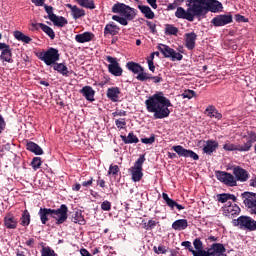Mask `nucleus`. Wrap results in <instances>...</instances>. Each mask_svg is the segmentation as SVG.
Here are the masks:
<instances>
[{"mask_svg":"<svg viewBox=\"0 0 256 256\" xmlns=\"http://www.w3.org/2000/svg\"><path fill=\"white\" fill-rule=\"evenodd\" d=\"M76 2L85 9H95V2L93 0H76Z\"/></svg>","mask_w":256,"mask_h":256,"instance_id":"43","label":"nucleus"},{"mask_svg":"<svg viewBox=\"0 0 256 256\" xmlns=\"http://www.w3.org/2000/svg\"><path fill=\"white\" fill-rule=\"evenodd\" d=\"M14 38L17 41H22V43H26V44H29L31 41H33L31 37L25 35L23 32L19 30L14 31Z\"/></svg>","mask_w":256,"mask_h":256,"instance_id":"39","label":"nucleus"},{"mask_svg":"<svg viewBox=\"0 0 256 256\" xmlns=\"http://www.w3.org/2000/svg\"><path fill=\"white\" fill-rule=\"evenodd\" d=\"M40 29H42V31L46 33L50 39H55V31H53V28L47 26L46 24H40Z\"/></svg>","mask_w":256,"mask_h":256,"instance_id":"45","label":"nucleus"},{"mask_svg":"<svg viewBox=\"0 0 256 256\" xmlns=\"http://www.w3.org/2000/svg\"><path fill=\"white\" fill-rule=\"evenodd\" d=\"M145 163V155H141L129 169L132 175V181L139 183L143 179V164Z\"/></svg>","mask_w":256,"mask_h":256,"instance_id":"9","label":"nucleus"},{"mask_svg":"<svg viewBox=\"0 0 256 256\" xmlns=\"http://www.w3.org/2000/svg\"><path fill=\"white\" fill-rule=\"evenodd\" d=\"M36 57L45 63L48 67L55 65L59 61L61 55L57 48L50 47L46 51L36 53Z\"/></svg>","mask_w":256,"mask_h":256,"instance_id":"4","label":"nucleus"},{"mask_svg":"<svg viewBox=\"0 0 256 256\" xmlns=\"http://www.w3.org/2000/svg\"><path fill=\"white\" fill-rule=\"evenodd\" d=\"M175 17L177 19H186V21L193 22L195 21V18L191 12V8L188 6L187 10L183 7H178L176 12H175Z\"/></svg>","mask_w":256,"mask_h":256,"instance_id":"17","label":"nucleus"},{"mask_svg":"<svg viewBox=\"0 0 256 256\" xmlns=\"http://www.w3.org/2000/svg\"><path fill=\"white\" fill-rule=\"evenodd\" d=\"M113 21H117V23H120V25H123L124 27H126V25H129V20L127 17H121V16H117V15H113L112 16Z\"/></svg>","mask_w":256,"mask_h":256,"instance_id":"46","label":"nucleus"},{"mask_svg":"<svg viewBox=\"0 0 256 256\" xmlns=\"http://www.w3.org/2000/svg\"><path fill=\"white\" fill-rule=\"evenodd\" d=\"M153 251L154 253H156L157 255H165V253H167V247L160 245V246H154L153 247Z\"/></svg>","mask_w":256,"mask_h":256,"instance_id":"50","label":"nucleus"},{"mask_svg":"<svg viewBox=\"0 0 256 256\" xmlns=\"http://www.w3.org/2000/svg\"><path fill=\"white\" fill-rule=\"evenodd\" d=\"M93 39H95V34H93V32H84L81 34H77L75 36V41L76 43H89L91 41H93Z\"/></svg>","mask_w":256,"mask_h":256,"instance_id":"25","label":"nucleus"},{"mask_svg":"<svg viewBox=\"0 0 256 256\" xmlns=\"http://www.w3.org/2000/svg\"><path fill=\"white\" fill-rule=\"evenodd\" d=\"M0 60L5 61L6 63H13V51L11 50V46L9 44H5L0 42Z\"/></svg>","mask_w":256,"mask_h":256,"instance_id":"15","label":"nucleus"},{"mask_svg":"<svg viewBox=\"0 0 256 256\" xmlns=\"http://www.w3.org/2000/svg\"><path fill=\"white\" fill-rule=\"evenodd\" d=\"M54 71H57V73H60V75H63V77H69V68L63 63H55L52 64Z\"/></svg>","mask_w":256,"mask_h":256,"instance_id":"34","label":"nucleus"},{"mask_svg":"<svg viewBox=\"0 0 256 256\" xmlns=\"http://www.w3.org/2000/svg\"><path fill=\"white\" fill-rule=\"evenodd\" d=\"M158 51H160V53H162V55L166 58V59H171V56L173 55V48L169 47L168 45L165 44H160L157 47Z\"/></svg>","mask_w":256,"mask_h":256,"instance_id":"37","label":"nucleus"},{"mask_svg":"<svg viewBox=\"0 0 256 256\" xmlns=\"http://www.w3.org/2000/svg\"><path fill=\"white\" fill-rule=\"evenodd\" d=\"M120 138L122 139V141L125 145L139 143V138L133 132H129L128 136L121 135Z\"/></svg>","mask_w":256,"mask_h":256,"instance_id":"35","label":"nucleus"},{"mask_svg":"<svg viewBox=\"0 0 256 256\" xmlns=\"http://www.w3.org/2000/svg\"><path fill=\"white\" fill-rule=\"evenodd\" d=\"M196 93L193 90H185L184 93L182 94L183 99H193L195 97Z\"/></svg>","mask_w":256,"mask_h":256,"instance_id":"57","label":"nucleus"},{"mask_svg":"<svg viewBox=\"0 0 256 256\" xmlns=\"http://www.w3.org/2000/svg\"><path fill=\"white\" fill-rule=\"evenodd\" d=\"M172 151H175L179 157H190V159H193L194 161H199V155L197 153H195L193 150L185 149L181 145L173 146Z\"/></svg>","mask_w":256,"mask_h":256,"instance_id":"13","label":"nucleus"},{"mask_svg":"<svg viewBox=\"0 0 256 256\" xmlns=\"http://www.w3.org/2000/svg\"><path fill=\"white\" fill-rule=\"evenodd\" d=\"M193 17H202L207 15V2L206 0H190L188 4Z\"/></svg>","mask_w":256,"mask_h":256,"instance_id":"8","label":"nucleus"},{"mask_svg":"<svg viewBox=\"0 0 256 256\" xmlns=\"http://www.w3.org/2000/svg\"><path fill=\"white\" fill-rule=\"evenodd\" d=\"M171 61H182L183 60V56L181 55V53L172 50V55L170 56Z\"/></svg>","mask_w":256,"mask_h":256,"instance_id":"54","label":"nucleus"},{"mask_svg":"<svg viewBox=\"0 0 256 256\" xmlns=\"http://www.w3.org/2000/svg\"><path fill=\"white\" fill-rule=\"evenodd\" d=\"M101 209H102V211H111V202H109L107 200L102 202Z\"/></svg>","mask_w":256,"mask_h":256,"instance_id":"60","label":"nucleus"},{"mask_svg":"<svg viewBox=\"0 0 256 256\" xmlns=\"http://www.w3.org/2000/svg\"><path fill=\"white\" fill-rule=\"evenodd\" d=\"M17 225H19V222L13 214L9 213L4 217V227L6 229H17Z\"/></svg>","mask_w":256,"mask_h":256,"instance_id":"28","label":"nucleus"},{"mask_svg":"<svg viewBox=\"0 0 256 256\" xmlns=\"http://www.w3.org/2000/svg\"><path fill=\"white\" fill-rule=\"evenodd\" d=\"M126 67L129 71L134 73V75H141L142 73H147L145 72V68H143V66H141V64L137 62H127Z\"/></svg>","mask_w":256,"mask_h":256,"instance_id":"27","label":"nucleus"},{"mask_svg":"<svg viewBox=\"0 0 256 256\" xmlns=\"http://www.w3.org/2000/svg\"><path fill=\"white\" fill-rule=\"evenodd\" d=\"M146 25L149 27L150 33H153L154 35L157 33V25L153 24L151 21H146Z\"/></svg>","mask_w":256,"mask_h":256,"instance_id":"59","label":"nucleus"},{"mask_svg":"<svg viewBox=\"0 0 256 256\" xmlns=\"http://www.w3.org/2000/svg\"><path fill=\"white\" fill-rule=\"evenodd\" d=\"M223 213L226 217H235V215H239V213H241V208L237 204L228 202L223 207Z\"/></svg>","mask_w":256,"mask_h":256,"instance_id":"18","label":"nucleus"},{"mask_svg":"<svg viewBox=\"0 0 256 256\" xmlns=\"http://www.w3.org/2000/svg\"><path fill=\"white\" fill-rule=\"evenodd\" d=\"M73 223H78V225H85L87 221H85V217L81 211H76L73 216Z\"/></svg>","mask_w":256,"mask_h":256,"instance_id":"42","label":"nucleus"},{"mask_svg":"<svg viewBox=\"0 0 256 256\" xmlns=\"http://www.w3.org/2000/svg\"><path fill=\"white\" fill-rule=\"evenodd\" d=\"M157 227V222L155 220H149L147 223H144V229L146 231H151Z\"/></svg>","mask_w":256,"mask_h":256,"instance_id":"51","label":"nucleus"},{"mask_svg":"<svg viewBox=\"0 0 256 256\" xmlns=\"http://www.w3.org/2000/svg\"><path fill=\"white\" fill-rule=\"evenodd\" d=\"M42 161L41 157H34L31 162V166L34 169V171H37V169H41Z\"/></svg>","mask_w":256,"mask_h":256,"instance_id":"49","label":"nucleus"},{"mask_svg":"<svg viewBox=\"0 0 256 256\" xmlns=\"http://www.w3.org/2000/svg\"><path fill=\"white\" fill-rule=\"evenodd\" d=\"M235 227H239L243 231H256V221L251 216H240L233 220Z\"/></svg>","mask_w":256,"mask_h":256,"instance_id":"5","label":"nucleus"},{"mask_svg":"<svg viewBox=\"0 0 256 256\" xmlns=\"http://www.w3.org/2000/svg\"><path fill=\"white\" fill-rule=\"evenodd\" d=\"M219 148V142L215 140H207L206 145L203 147L202 151L206 155H213L215 151Z\"/></svg>","mask_w":256,"mask_h":256,"instance_id":"21","label":"nucleus"},{"mask_svg":"<svg viewBox=\"0 0 256 256\" xmlns=\"http://www.w3.org/2000/svg\"><path fill=\"white\" fill-rule=\"evenodd\" d=\"M30 223L31 214L29 213V210H24L20 218V225H22V227H29Z\"/></svg>","mask_w":256,"mask_h":256,"instance_id":"40","label":"nucleus"},{"mask_svg":"<svg viewBox=\"0 0 256 256\" xmlns=\"http://www.w3.org/2000/svg\"><path fill=\"white\" fill-rule=\"evenodd\" d=\"M106 61L110 63L108 65V71L114 77H121L123 75V68H121V64L117 61V58L113 56H106Z\"/></svg>","mask_w":256,"mask_h":256,"instance_id":"11","label":"nucleus"},{"mask_svg":"<svg viewBox=\"0 0 256 256\" xmlns=\"http://www.w3.org/2000/svg\"><path fill=\"white\" fill-rule=\"evenodd\" d=\"M234 179L236 181H240V183H245V181L249 180V172L243 169L240 166H234L232 168Z\"/></svg>","mask_w":256,"mask_h":256,"instance_id":"16","label":"nucleus"},{"mask_svg":"<svg viewBox=\"0 0 256 256\" xmlns=\"http://www.w3.org/2000/svg\"><path fill=\"white\" fill-rule=\"evenodd\" d=\"M119 95H121V89L119 87H110L107 89L106 96L112 103H117L119 101Z\"/></svg>","mask_w":256,"mask_h":256,"instance_id":"29","label":"nucleus"},{"mask_svg":"<svg viewBox=\"0 0 256 256\" xmlns=\"http://www.w3.org/2000/svg\"><path fill=\"white\" fill-rule=\"evenodd\" d=\"M219 13V11H223V4L218 0H206V13Z\"/></svg>","mask_w":256,"mask_h":256,"instance_id":"19","label":"nucleus"},{"mask_svg":"<svg viewBox=\"0 0 256 256\" xmlns=\"http://www.w3.org/2000/svg\"><path fill=\"white\" fill-rule=\"evenodd\" d=\"M113 117H127V111L120 110L112 113Z\"/></svg>","mask_w":256,"mask_h":256,"instance_id":"61","label":"nucleus"},{"mask_svg":"<svg viewBox=\"0 0 256 256\" xmlns=\"http://www.w3.org/2000/svg\"><path fill=\"white\" fill-rule=\"evenodd\" d=\"M67 213H69V208L65 204H61L57 209H52V219L56 221V225H63L67 221L69 217Z\"/></svg>","mask_w":256,"mask_h":256,"instance_id":"10","label":"nucleus"},{"mask_svg":"<svg viewBox=\"0 0 256 256\" xmlns=\"http://www.w3.org/2000/svg\"><path fill=\"white\" fill-rule=\"evenodd\" d=\"M182 247H185L186 249H188V251H190V253H193V246H191V242L190 241H183L181 243Z\"/></svg>","mask_w":256,"mask_h":256,"instance_id":"62","label":"nucleus"},{"mask_svg":"<svg viewBox=\"0 0 256 256\" xmlns=\"http://www.w3.org/2000/svg\"><path fill=\"white\" fill-rule=\"evenodd\" d=\"M38 215L40 217L42 225H47L49 217L53 219L52 208H40Z\"/></svg>","mask_w":256,"mask_h":256,"instance_id":"22","label":"nucleus"},{"mask_svg":"<svg viewBox=\"0 0 256 256\" xmlns=\"http://www.w3.org/2000/svg\"><path fill=\"white\" fill-rule=\"evenodd\" d=\"M193 245L194 249H196V251H192L194 256H227L223 254L227 249L221 243H214L207 250H203V241H201V238H196L193 241Z\"/></svg>","mask_w":256,"mask_h":256,"instance_id":"2","label":"nucleus"},{"mask_svg":"<svg viewBox=\"0 0 256 256\" xmlns=\"http://www.w3.org/2000/svg\"><path fill=\"white\" fill-rule=\"evenodd\" d=\"M187 227H189L187 219H178L172 223V229H174V231H185Z\"/></svg>","mask_w":256,"mask_h":256,"instance_id":"33","label":"nucleus"},{"mask_svg":"<svg viewBox=\"0 0 256 256\" xmlns=\"http://www.w3.org/2000/svg\"><path fill=\"white\" fill-rule=\"evenodd\" d=\"M233 21V15L232 14H220L215 16L211 20V24L214 25V27H225V25H229Z\"/></svg>","mask_w":256,"mask_h":256,"instance_id":"14","label":"nucleus"},{"mask_svg":"<svg viewBox=\"0 0 256 256\" xmlns=\"http://www.w3.org/2000/svg\"><path fill=\"white\" fill-rule=\"evenodd\" d=\"M216 178L218 181H221V183H224V185H228L229 187H237V180L235 179V176L229 172L217 171Z\"/></svg>","mask_w":256,"mask_h":256,"instance_id":"12","label":"nucleus"},{"mask_svg":"<svg viewBox=\"0 0 256 256\" xmlns=\"http://www.w3.org/2000/svg\"><path fill=\"white\" fill-rule=\"evenodd\" d=\"M115 125L118 129H125V127L127 126V122L125 118H120L115 120Z\"/></svg>","mask_w":256,"mask_h":256,"instance_id":"52","label":"nucleus"},{"mask_svg":"<svg viewBox=\"0 0 256 256\" xmlns=\"http://www.w3.org/2000/svg\"><path fill=\"white\" fill-rule=\"evenodd\" d=\"M26 149L27 151L34 153V155H43V148L33 141H27Z\"/></svg>","mask_w":256,"mask_h":256,"instance_id":"32","label":"nucleus"},{"mask_svg":"<svg viewBox=\"0 0 256 256\" xmlns=\"http://www.w3.org/2000/svg\"><path fill=\"white\" fill-rule=\"evenodd\" d=\"M148 113H153L154 119H167L171 115L169 107H173L171 100L163 95V92H156L145 100Z\"/></svg>","mask_w":256,"mask_h":256,"instance_id":"1","label":"nucleus"},{"mask_svg":"<svg viewBox=\"0 0 256 256\" xmlns=\"http://www.w3.org/2000/svg\"><path fill=\"white\" fill-rule=\"evenodd\" d=\"M119 171H121V169H119L118 165L111 164L109 166L108 175H112L113 177H117V175H119Z\"/></svg>","mask_w":256,"mask_h":256,"instance_id":"48","label":"nucleus"},{"mask_svg":"<svg viewBox=\"0 0 256 256\" xmlns=\"http://www.w3.org/2000/svg\"><path fill=\"white\" fill-rule=\"evenodd\" d=\"M68 9H71L72 15L74 19H81V17H85V10L73 6L71 4H67Z\"/></svg>","mask_w":256,"mask_h":256,"instance_id":"36","label":"nucleus"},{"mask_svg":"<svg viewBox=\"0 0 256 256\" xmlns=\"http://www.w3.org/2000/svg\"><path fill=\"white\" fill-rule=\"evenodd\" d=\"M195 41H197V34H195V32L185 34V47L188 51L195 49Z\"/></svg>","mask_w":256,"mask_h":256,"instance_id":"24","label":"nucleus"},{"mask_svg":"<svg viewBox=\"0 0 256 256\" xmlns=\"http://www.w3.org/2000/svg\"><path fill=\"white\" fill-rule=\"evenodd\" d=\"M119 31L121 28L115 22H110L104 28V37H115V35H119Z\"/></svg>","mask_w":256,"mask_h":256,"instance_id":"20","label":"nucleus"},{"mask_svg":"<svg viewBox=\"0 0 256 256\" xmlns=\"http://www.w3.org/2000/svg\"><path fill=\"white\" fill-rule=\"evenodd\" d=\"M44 9L48 15V19H50V21H52L53 17L56 16V14L53 13L52 6H48L47 4H44Z\"/></svg>","mask_w":256,"mask_h":256,"instance_id":"53","label":"nucleus"},{"mask_svg":"<svg viewBox=\"0 0 256 256\" xmlns=\"http://www.w3.org/2000/svg\"><path fill=\"white\" fill-rule=\"evenodd\" d=\"M235 21L237 23H249V18H246L245 16H243L241 14H236Z\"/></svg>","mask_w":256,"mask_h":256,"instance_id":"58","label":"nucleus"},{"mask_svg":"<svg viewBox=\"0 0 256 256\" xmlns=\"http://www.w3.org/2000/svg\"><path fill=\"white\" fill-rule=\"evenodd\" d=\"M112 13H118L119 15H122V17H126L127 19H129V21H133V19H135V17L137 16L134 8H131L127 4H123L120 2L112 6Z\"/></svg>","mask_w":256,"mask_h":256,"instance_id":"6","label":"nucleus"},{"mask_svg":"<svg viewBox=\"0 0 256 256\" xmlns=\"http://www.w3.org/2000/svg\"><path fill=\"white\" fill-rule=\"evenodd\" d=\"M179 33V28L175 27L173 24H166L165 25V35H175L177 36Z\"/></svg>","mask_w":256,"mask_h":256,"instance_id":"44","label":"nucleus"},{"mask_svg":"<svg viewBox=\"0 0 256 256\" xmlns=\"http://www.w3.org/2000/svg\"><path fill=\"white\" fill-rule=\"evenodd\" d=\"M162 198L165 200V203L170 209L173 211V209H178V211H183L185 209V206L177 203L175 200L169 198V195L165 192L162 193Z\"/></svg>","mask_w":256,"mask_h":256,"instance_id":"23","label":"nucleus"},{"mask_svg":"<svg viewBox=\"0 0 256 256\" xmlns=\"http://www.w3.org/2000/svg\"><path fill=\"white\" fill-rule=\"evenodd\" d=\"M204 113L207 115V117H210V119H217L218 121L223 119V114L219 113L217 108H215L213 105L208 106Z\"/></svg>","mask_w":256,"mask_h":256,"instance_id":"30","label":"nucleus"},{"mask_svg":"<svg viewBox=\"0 0 256 256\" xmlns=\"http://www.w3.org/2000/svg\"><path fill=\"white\" fill-rule=\"evenodd\" d=\"M243 139H246L243 145L227 142L223 145L224 151H239L240 153L251 151L253 143H256V133L254 131L248 132V135L243 136Z\"/></svg>","mask_w":256,"mask_h":256,"instance_id":"3","label":"nucleus"},{"mask_svg":"<svg viewBox=\"0 0 256 256\" xmlns=\"http://www.w3.org/2000/svg\"><path fill=\"white\" fill-rule=\"evenodd\" d=\"M79 93L85 97L86 101H90V103H93L95 101V91L93 87L91 86H84L82 89H80Z\"/></svg>","mask_w":256,"mask_h":256,"instance_id":"26","label":"nucleus"},{"mask_svg":"<svg viewBox=\"0 0 256 256\" xmlns=\"http://www.w3.org/2000/svg\"><path fill=\"white\" fill-rule=\"evenodd\" d=\"M52 23H54V25L56 27H65V25H67V23H69L65 17L63 16H52Z\"/></svg>","mask_w":256,"mask_h":256,"instance_id":"41","label":"nucleus"},{"mask_svg":"<svg viewBox=\"0 0 256 256\" xmlns=\"http://www.w3.org/2000/svg\"><path fill=\"white\" fill-rule=\"evenodd\" d=\"M241 199L248 213H250V215H256V193L248 191L243 192Z\"/></svg>","mask_w":256,"mask_h":256,"instance_id":"7","label":"nucleus"},{"mask_svg":"<svg viewBox=\"0 0 256 256\" xmlns=\"http://www.w3.org/2000/svg\"><path fill=\"white\" fill-rule=\"evenodd\" d=\"M137 81H149L152 80L154 83H161V81H163V78L159 77V76H153L149 73H142V74H138L136 76Z\"/></svg>","mask_w":256,"mask_h":256,"instance_id":"31","label":"nucleus"},{"mask_svg":"<svg viewBox=\"0 0 256 256\" xmlns=\"http://www.w3.org/2000/svg\"><path fill=\"white\" fill-rule=\"evenodd\" d=\"M80 255H81V256H93V255H91V253H90L87 249H85V248L80 249Z\"/></svg>","mask_w":256,"mask_h":256,"instance_id":"64","label":"nucleus"},{"mask_svg":"<svg viewBox=\"0 0 256 256\" xmlns=\"http://www.w3.org/2000/svg\"><path fill=\"white\" fill-rule=\"evenodd\" d=\"M217 201L218 203H227V201H229V194L227 193L218 194Z\"/></svg>","mask_w":256,"mask_h":256,"instance_id":"55","label":"nucleus"},{"mask_svg":"<svg viewBox=\"0 0 256 256\" xmlns=\"http://www.w3.org/2000/svg\"><path fill=\"white\" fill-rule=\"evenodd\" d=\"M93 185V177H90L89 180L82 182V187H85L86 189H89Z\"/></svg>","mask_w":256,"mask_h":256,"instance_id":"63","label":"nucleus"},{"mask_svg":"<svg viewBox=\"0 0 256 256\" xmlns=\"http://www.w3.org/2000/svg\"><path fill=\"white\" fill-rule=\"evenodd\" d=\"M141 142L144 143V145H153V143H155V134H151L149 138H141Z\"/></svg>","mask_w":256,"mask_h":256,"instance_id":"56","label":"nucleus"},{"mask_svg":"<svg viewBox=\"0 0 256 256\" xmlns=\"http://www.w3.org/2000/svg\"><path fill=\"white\" fill-rule=\"evenodd\" d=\"M138 9L141 11V13L144 14L146 19H155V12H153L149 6L138 5Z\"/></svg>","mask_w":256,"mask_h":256,"instance_id":"38","label":"nucleus"},{"mask_svg":"<svg viewBox=\"0 0 256 256\" xmlns=\"http://www.w3.org/2000/svg\"><path fill=\"white\" fill-rule=\"evenodd\" d=\"M41 256H58L57 253H55V250L51 249L49 246H43L41 250Z\"/></svg>","mask_w":256,"mask_h":256,"instance_id":"47","label":"nucleus"}]
</instances>
